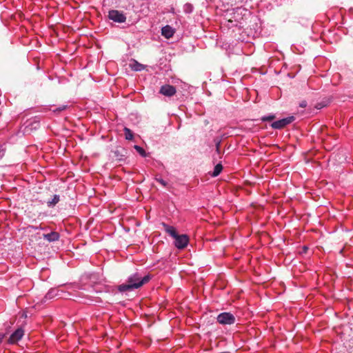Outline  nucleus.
I'll return each mask as SVG.
<instances>
[{
    "label": "nucleus",
    "mask_w": 353,
    "mask_h": 353,
    "mask_svg": "<svg viewBox=\"0 0 353 353\" xmlns=\"http://www.w3.org/2000/svg\"><path fill=\"white\" fill-rule=\"evenodd\" d=\"M150 280V275H145L141 277L138 273L131 275L127 281L131 284H137V288L147 283Z\"/></svg>",
    "instance_id": "f257e3e1"
},
{
    "label": "nucleus",
    "mask_w": 353,
    "mask_h": 353,
    "mask_svg": "<svg viewBox=\"0 0 353 353\" xmlns=\"http://www.w3.org/2000/svg\"><path fill=\"white\" fill-rule=\"evenodd\" d=\"M217 322L221 325H232L236 321L235 316L230 312H222L216 317Z\"/></svg>",
    "instance_id": "f03ea898"
},
{
    "label": "nucleus",
    "mask_w": 353,
    "mask_h": 353,
    "mask_svg": "<svg viewBox=\"0 0 353 353\" xmlns=\"http://www.w3.org/2000/svg\"><path fill=\"white\" fill-rule=\"evenodd\" d=\"M174 245L178 249L185 248L189 242V237L186 234H177L174 238Z\"/></svg>",
    "instance_id": "7ed1b4c3"
},
{
    "label": "nucleus",
    "mask_w": 353,
    "mask_h": 353,
    "mask_svg": "<svg viewBox=\"0 0 353 353\" xmlns=\"http://www.w3.org/2000/svg\"><path fill=\"white\" fill-rule=\"evenodd\" d=\"M294 120V117L291 116L273 122L271 127L274 129H282Z\"/></svg>",
    "instance_id": "20e7f679"
},
{
    "label": "nucleus",
    "mask_w": 353,
    "mask_h": 353,
    "mask_svg": "<svg viewBox=\"0 0 353 353\" xmlns=\"http://www.w3.org/2000/svg\"><path fill=\"white\" fill-rule=\"evenodd\" d=\"M24 335V330L19 327L9 337L8 342L10 344H15L21 339Z\"/></svg>",
    "instance_id": "39448f33"
},
{
    "label": "nucleus",
    "mask_w": 353,
    "mask_h": 353,
    "mask_svg": "<svg viewBox=\"0 0 353 353\" xmlns=\"http://www.w3.org/2000/svg\"><path fill=\"white\" fill-rule=\"evenodd\" d=\"M108 17L111 20L118 23H123L126 19V17L122 12L115 10H110Z\"/></svg>",
    "instance_id": "423d86ee"
},
{
    "label": "nucleus",
    "mask_w": 353,
    "mask_h": 353,
    "mask_svg": "<svg viewBox=\"0 0 353 353\" xmlns=\"http://www.w3.org/2000/svg\"><path fill=\"white\" fill-rule=\"evenodd\" d=\"M159 92L166 97H172L176 93V88L171 85H164L160 88Z\"/></svg>",
    "instance_id": "0eeeda50"
},
{
    "label": "nucleus",
    "mask_w": 353,
    "mask_h": 353,
    "mask_svg": "<svg viewBox=\"0 0 353 353\" xmlns=\"http://www.w3.org/2000/svg\"><path fill=\"white\" fill-rule=\"evenodd\" d=\"M134 289H137V284H131L127 281L125 283L121 284L119 285L118 290L121 292H125L128 291H132Z\"/></svg>",
    "instance_id": "6e6552de"
},
{
    "label": "nucleus",
    "mask_w": 353,
    "mask_h": 353,
    "mask_svg": "<svg viewBox=\"0 0 353 353\" xmlns=\"http://www.w3.org/2000/svg\"><path fill=\"white\" fill-rule=\"evenodd\" d=\"M174 33V30L170 26H165L161 29V34L167 39L171 38Z\"/></svg>",
    "instance_id": "1a4fd4ad"
},
{
    "label": "nucleus",
    "mask_w": 353,
    "mask_h": 353,
    "mask_svg": "<svg viewBox=\"0 0 353 353\" xmlns=\"http://www.w3.org/2000/svg\"><path fill=\"white\" fill-rule=\"evenodd\" d=\"M43 239L49 242L57 241L59 238V234L56 232H52L49 234H43Z\"/></svg>",
    "instance_id": "9d476101"
},
{
    "label": "nucleus",
    "mask_w": 353,
    "mask_h": 353,
    "mask_svg": "<svg viewBox=\"0 0 353 353\" xmlns=\"http://www.w3.org/2000/svg\"><path fill=\"white\" fill-rule=\"evenodd\" d=\"M162 225L164 228V230L169 234L172 237L174 238L177 234V232L175 229V228L172 226H170L168 224L163 223Z\"/></svg>",
    "instance_id": "9b49d317"
},
{
    "label": "nucleus",
    "mask_w": 353,
    "mask_h": 353,
    "mask_svg": "<svg viewBox=\"0 0 353 353\" xmlns=\"http://www.w3.org/2000/svg\"><path fill=\"white\" fill-rule=\"evenodd\" d=\"M130 67L134 71H141L145 68L144 65L139 63L135 60H133L132 63H130Z\"/></svg>",
    "instance_id": "f8f14e48"
},
{
    "label": "nucleus",
    "mask_w": 353,
    "mask_h": 353,
    "mask_svg": "<svg viewBox=\"0 0 353 353\" xmlns=\"http://www.w3.org/2000/svg\"><path fill=\"white\" fill-rule=\"evenodd\" d=\"M222 170H223L222 165L221 163H218L215 165L214 170L211 175L214 177L217 176L221 172Z\"/></svg>",
    "instance_id": "ddd939ff"
},
{
    "label": "nucleus",
    "mask_w": 353,
    "mask_h": 353,
    "mask_svg": "<svg viewBox=\"0 0 353 353\" xmlns=\"http://www.w3.org/2000/svg\"><path fill=\"white\" fill-rule=\"evenodd\" d=\"M59 201V196L54 195L53 199L51 201H47V204L49 207L55 205Z\"/></svg>",
    "instance_id": "4468645a"
},
{
    "label": "nucleus",
    "mask_w": 353,
    "mask_h": 353,
    "mask_svg": "<svg viewBox=\"0 0 353 353\" xmlns=\"http://www.w3.org/2000/svg\"><path fill=\"white\" fill-rule=\"evenodd\" d=\"M125 137L127 140H132L133 139L132 132L128 128H124Z\"/></svg>",
    "instance_id": "2eb2a0df"
},
{
    "label": "nucleus",
    "mask_w": 353,
    "mask_h": 353,
    "mask_svg": "<svg viewBox=\"0 0 353 353\" xmlns=\"http://www.w3.org/2000/svg\"><path fill=\"white\" fill-rule=\"evenodd\" d=\"M123 151V149H117L115 151H114V155L117 157V160L121 161L123 159V157H124V154H122Z\"/></svg>",
    "instance_id": "dca6fc26"
},
{
    "label": "nucleus",
    "mask_w": 353,
    "mask_h": 353,
    "mask_svg": "<svg viewBox=\"0 0 353 353\" xmlns=\"http://www.w3.org/2000/svg\"><path fill=\"white\" fill-rule=\"evenodd\" d=\"M134 149L141 155L142 157H146V153L144 149L139 145H134Z\"/></svg>",
    "instance_id": "f3484780"
},
{
    "label": "nucleus",
    "mask_w": 353,
    "mask_h": 353,
    "mask_svg": "<svg viewBox=\"0 0 353 353\" xmlns=\"http://www.w3.org/2000/svg\"><path fill=\"white\" fill-rule=\"evenodd\" d=\"M275 117H276L275 115L272 114V115L262 117L261 120L263 121H270L274 120L275 119Z\"/></svg>",
    "instance_id": "a211bd4d"
},
{
    "label": "nucleus",
    "mask_w": 353,
    "mask_h": 353,
    "mask_svg": "<svg viewBox=\"0 0 353 353\" xmlns=\"http://www.w3.org/2000/svg\"><path fill=\"white\" fill-rule=\"evenodd\" d=\"M67 108V105H61L57 108H56L55 110H53V112H60L64 110H65Z\"/></svg>",
    "instance_id": "6ab92c4d"
},
{
    "label": "nucleus",
    "mask_w": 353,
    "mask_h": 353,
    "mask_svg": "<svg viewBox=\"0 0 353 353\" xmlns=\"http://www.w3.org/2000/svg\"><path fill=\"white\" fill-rule=\"evenodd\" d=\"M157 182H159L160 184H161L163 186H166L167 183L162 179H155Z\"/></svg>",
    "instance_id": "aec40b11"
},
{
    "label": "nucleus",
    "mask_w": 353,
    "mask_h": 353,
    "mask_svg": "<svg viewBox=\"0 0 353 353\" xmlns=\"http://www.w3.org/2000/svg\"><path fill=\"white\" fill-rule=\"evenodd\" d=\"M220 145H221V141H217L216 143V150L218 153H220Z\"/></svg>",
    "instance_id": "412c9836"
},
{
    "label": "nucleus",
    "mask_w": 353,
    "mask_h": 353,
    "mask_svg": "<svg viewBox=\"0 0 353 353\" xmlns=\"http://www.w3.org/2000/svg\"><path fill=\"white\" fill-rule=\"evenodd\" d=\"M300 107L305 108L307 106V102L305 101H303L299 104Z\"/></svg>",
    "instance_id": "4be33fe9"
},
{
    "label": "nucleus",
    "mask_w": 353,
    "mask_h": 353,
    "mask_svg": "<svg viewBox=\"0 0 353 353\" xmlns=\"http://www.w3.org/2000/svg\"><path fill=\"white\" fill-rule=\"evenodd\" d=\"M324 106H325V104H323V103H317L316 105V108L317 109H321L322 108H323Z\"/></svg>",
    "instance_id": "5701e85b"
},
{
    "label": "nucleus",
    "mask_w": 353,
    "mask_h": 353,
    "mask_svg": "<svg viewBox=\"0 0 353 353\" xmlns=\"http://www.w3.org/2000/svg\"><path fill=\"white\" fill-rule=\"evenodd\" d=\"M92 278H95L94 274H90V280L91 279H92Z\"/></svg>",
    "instance_id": "b1692460"
},
{
    "label": "nucleus",
    "mask_w": 353,
    "mask_h": 353,
    "mask_svg": "<svg viewBox=\"0 0 353 353\" xmlns=\"http://www.w3.org/2000/svg\"><path fill=\"white\" fill-rule=\"evenodd\" d=\"M307 247H304V248H303V251H304V252H307Z\"/></svg>",
    "instance_id": "393cba45"
},
{
    "label": "nucleus",
    "mask_w": 353,
    "mask_h": 353,
    "mask_svg": "<svg viewBox=\"0 0 353 353\" xmlns=\"http://www.w3.org/2000/svg\"><path fill=\"white\" fill-rule=\"evenodd\" d=\"M30 229H36L37 228L34 227V226H30L29 227Z\"/></svg>",
    "instance_id": "a878e982"
},
{
    "label": "nucleus",
    "mask_w": 353,
    "mask_h": 353,
    "mask_svg": "<svg viewBox=\"0 0 353 353\" xmlns=\"http://www.w3.org/2000/svg\"><path fill=\"white\" fill-rule=\"evenodd\" d=\"M92 196V194H91V192L90 191V195H89V197L91 198Z\"/></svg>",
    "instance_id": "bb28decb"
},
{
    "label": "nucleus",
    "mask_w": 353,
    "mask_h": 353,
    "mask_svg": "<svg viewBox=\"0 0 353 353\" xmlns=\"http://www.w3.org/2000/svg\"><path fill=\"white\" fill-rule=\"evenodd\" d=\"M88 225V221H87V222H86V223H85V227H87V225Z\"/></svg>",
    "instance_id": "cd10ccee"
}]
</instances>
